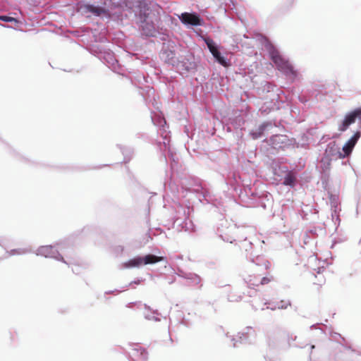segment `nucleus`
<instances>
[{"label": "nucleus", "instance_id": "nucleus-1", "mask_svg": "<svg viewBox=\"0 0 361 361\" xmlns=\"http://www.w3.org/2000/svg\"><path fill=\"white\" fill-rule=\"evenodd\" d=\"M234 183L231 185L233 190L236 192L240 201L239 203L246 207L261 208L264 211L267 212V214L274 216L275 213L271 212L274 205V199L272 195L267 191L257 192L255 187L242 184L241 178L235 174L231 175ZM226 183L228 185V180L226 179Z\"/></svg>", "mask_w": 361, "mask_h": 361}, {"label": "nucleus", "instance_id": "nucleus-2", "mask_svg": "<svg viewBox=\"0 0 361 361\" xmlns=\"http://www.w3.org/2000/svg\"><path fill=\"white\" fill-rule=\"evenodd\" d=\"M179 185L183 192L192 194L202 204H210L216 208L221 214L225 211V205L221 198L219 199L209 189L204 186L200 180L190 174L179 175Z\"/></svg>", "mask_w": 361, "mask_h": 361}, {"label": "nucleus", "instance_id": "nucleus-3", "mask_svg": "<svg viewBox=\"0 0 361 361\" xmlns=\"http://www.w3.org/2000/svg\"><path fill=\"white\" fill-rule=\"evenodd\" d=\"M295 137H290L286 134H274L269 138H264L259 146L261 152L269 157L275 156L280 152L294 149Z\"/></svg>", "mask_w": 361, "mask_h": 361}, {"label": "nucleus", "instance_id": "nucleus-4", "mask_svg": "<svg viewBox=\"0 0 361 361\" xmlns=\"http://www.w3.org/2000/svg\"><path fill=\"white\" fill-rule=\"evenodd\" d=\"M171 213L166 215L165 219L167 224H164L169 228H174L176 226L178 231H188L192 228L193 223L185 216V207L180 204L178 201L173 200V206L170 207Z\"/></svg>", "mask_w": 361, "mask_h": 361}, {"label": "nucleus", "instance_id": "nucleus-5", "mask_svg": "<svg viewBox=\"0 0 361 361\" xmlns=\"http://www.w3.org/2000/svg\"><path fill=\"white\" fill-rule=\"evenodd\" d=\"M272 173L276 180L279 181L280 184L292 189H295L298 186V178H304L305 181L307 183L310 181V178L304 177L305 173H302L300 175L295 171H293V169H289L287 166L283 164H276L272 168Z\"/></svg>", "mask_w": 361, "mask_h": 361}, {"label": "nucleus", "instance_id": "nucleus-6", "mask_svg": "<svg viewBox=\"0 0 361 361\" xmlns=\"http://www.w3.org/2000/svg\"><path fill=\"white\" fill-rule=\"evenodd\" d=\"M214 212L219 215V222L215 228L216 235L226 243H233L237 241L239 227L225 219L226 210L221 214L216 208H214Z\"/></svg>", "mask_w": 361, "mask_h": 361}, {"label": "nucleus", "instance_id": "nucleus-7", "mask_svg": "<svg viewBox=\"0 0 361 361\" xmlns=\"http://www.w3.org/2000/svg\"><path fill=\"white\" fill-rule=\"evenodd\" d=\"M185 94H179V92H169L171 94L170 102L173 110V117L178 121L180 126L186 123L188 121V112L185 106L186 97L190 92H185ZM192 97L196 96L197 92H191Z\"/></svg>", "mask_w": 361, "mask_h": 361}, {"label": "nucleus", "instance_id": "nucleus-8", "mask_svg": "<svg viewBox=\"0 0 361 361\" xmlns=\"http://www.w3.org/2000/svg\"><path fill=\"white\" fill-rule=\"evenodd\" d=\"M36 255L45 258H51L61 262L69 266V263L64 259L63 255H66V247L63 243H56L55 245H40L35 252Z\"/></svg>", "mask_w": 361, "mask_h": 361}, {"label": "nucleus", "instance_id": "nucleus-9", "mask_svg": "<svg viewBox=\"0 0 361 361\" xmlns=\"http://www.w3.org/2000/svg\"><path fill=\"white\" fill-rule=\"evenodd\" d=\"M271 59L276 65L277 69L291 79L298 77V73L288 60L283 57L279 51L274 49L270 52Z\"/></svg>", "mask_w": 361, "mask_h": 361}, {"label": "nucleus", "instance_id": "nucleus-10", "mask_svg": "<svg viewBox=\"0 0 361 361\" xmlns=\"http://www.w3.org/2000/svg\"><path fill=\"white\" fill-rule=\"evenodd\" d=\"M140 26L144 34L147 36L153 35L155 27L154 23L157 20V18L152 11L147 7H141L140 10Z\"/></svg>", "mask_w": 361, "mask_h": 361}, {"label": "nucleus", "instance_id": "nucleus-11", "mask_svg": "<svg viewBox=\"0 0 361 361\" xmlns=\"http://www.w3.org/2000/svg\"><path fill=\"white\" fill-rule=\"evenodd\" d=\"M224 97L230 105L238 106L242 104V108L247 106L248 103L252 102L257 99L252 95L253 92H223Z\"/></svg>", "mask_w": 361, "mask_h": 361}, {"label": "nucleus", "instance_id": "nucleus-12", "mask_svg": "<svg viewBox=\"0 0 361 361\" xmlns=\"http://www.w3.org/2000/svg\"><path fill=\"white\" fill-rule=\"evenodd\" d=\"M360 106L348 111L344 115L343 118L339 122L338 130L341 133L345 132L351 125L354 124L361 116Z\"/></svg>", "mask_w": 361, "mask_h": 361}, {"label": "nucleus", "instance_id": "nucleus-13", "mask_svg": "<svg viewBox=\"0 0 361 361\" xmlns=\"http://www.w3.org/2000/svg\"><path fill=\"white\" fill-rule=\"evenodd\" d=\"M283 102L279 103L278 99H266L260 102L257 100V105H259L257 111L259 116H266L272 111L280 109L282 107Z\"/></svg>", "mask_w": 361, "mask_h": 361}, {"label": "nucleus", "instance_id": "nucleus-14", "mask_svg": "<svg viewBox=\"0 0 361 361\" xmlns=\"http://www.w3.org/2000/svg\"><path fill=\"white\" fill-rule=\"evenodd\" d=\"M78 11L80 12L82 14L92 13L96 16H106L111 17L114 13L111 11L109 9H106L104 7L96 6L90 4H79L78 5Z\"/></svg>", "mask_w": 361, "mask_h": 361}, {"label": "nucleus", "instance_id": "nucleus-15", "mask_svg": "<svg viewBox=\"0 0 361 361\" xmlns=\"http://www.w3.org/2000/svg\"><path fill=\"white\" fill-rule=\"evenodd\" d=\"M268 346L270 350H279L281 349H288L291 346L289 335L273 338H269L268 340Z\"/></svg>", "mask_w": 361, "mask_h": 361}, {"label": "nucleus", "instance_id": "nucleus-16", "mask_svg": "<svg viewBox=\"0 0 361 361\" xmlns=\"http://www.w3.org/2000/svg\"><path fill=\"white\" fill-rule=\"evenodd\" d=\"M327 194L330 202L332 219H334V218H336L338 220V214L341 211L338 198L339 191L338 190L334 188L332 190L327 191Z\"/></svg>", "mask_w": 361, "mask_h": 361}, {"label": "nucleus", "instance_id": "nucleus-17", "mask_svg": "<svg viewBox=\"0 0 361 361\" xmlns=\"http://www.w3.org/2000/svg\"><path fill=\"white\" fill-rule=\"evenodd\" d=\"M156 92H152V95L151 96L150 92H139L140 95L149 109H151V107H153L155 110L161 111V103L156 99V97L159 98V95L156 94Z\"/></svg>", "mask_w": 361, "mask_h": 361}, {"label": "nucleus", "instance_id": "nucleus-18", "mask_svg": "<svg viewBox=\"0 0 361 361\" xmlns=\"http://www.w3.org/2000/svg\"><path fill=\"white\" fill-rule=\"evenodd\" d=\"M175 274L193 285H200V288L202 286V278L196 273L185 272L180 270L178 272L176 271Z\"/></svg>", "mask_w": 361, "mask_h": 361}, {"label": "nucleus", "instance_id": "nucleus-19", "mask_svg": "<svg viewBox=\"0 0 361 361\" xmlns=\"http://www.w3.org/2000/svg\"><path fill=\"white\" fill-rule=\"evenodd\" d=\"M180 21L185 25H201L202 20L195 13H183L179 17Z\"/></svg>", "mask_w": 361, "mask_h": 361}, {"label": "nucleus", "instance_id": "nucleus-20", "mask_svg": "<svg viewBox=\"0 0 361 361\" xmlns=\"http://www.w3.org/2000/svg\"><path fill=\"white\" fill-rule=\"evenodd\" d=\"M323 154L329 157L337 156L341 159L345 158V154L342 152V150H341L335 141H331L326 145Z\"/></svg>", "mask_w": 361, "mask_h": 361}, {"label": "nucleus", "instance_id": "nucleus-21", "mask_svg": "<svg viewBox=\"0 0 361 361\" xmlns=\"http://www.w3.org/2000/svg\"><path fill=\"white\" fill-rule=\"evenodd\" d=\"M144 266L142 255H137L121 264L122 269H140Z\"/></svg>", "mask_w": 361, "mask_h": 361}, {"label": "nucleus", "instance_id": "nucleus-22", "mask_svg": "<svg viewBox=\"0 0 361 361\" xmlns=\"http://www.w3.org/2000/svg\"><path fill=\"white\" fill-rule=\"evenodd\" d=\"M164 188L168 187L170 192L176 195L179 192L180 186L179 185V175L176 180H173L171 176H169L167 171H166V177L164 182Z\"/></svg>", "mask_w": 361, "mask_h": 361}, {"label": "nucleus", "instance_id": "nucleus-23", "mask_svg": "<svg viewBox=\"0 0 361 361\" xmlns=\"http://www.w3.org/2000/svg\"><path fill=\"white\" fill-rule=\"evenodd\" d=\"M206 44L207 45L208 49L210 52L212 54L214 57L216 59V61L222 66L226 67L228 66V63L224 57L221 55V53L219 51L217 47L215 46L214 42L212 39H207Z\"/></svg>", "mask_w": 361, "mask_h": 361}, {"label": "nucleus", "instance_id": "nucleus-24", "mask_svg": "<svg viewBox=\"0 0 361 361\" xmlns=\"http://www.w3.org/2000/svg\"><path fill=\"white\" fill-rule=\"evenodd\" d=\"M142 261L145 265H153L160 262H166V257L164 256L157 255L153 253H147L142 255Z\"/></svg>", "mask_w": 361, "mask_h": 361}, {"label": "nucleus", "instance_id": "nucleus-25", "mask_svg": "<svg viewBox=\"0 0 361 361\" xmlns=\"http://www.w3.org/2000/svg\"><path fill=\"white\" fill-rule=\"evenodd\" d=\"M358 140L359 138L356 136V134H353L344 143L342 147V152L345 154V158L353 152Z\"/></svg>", "mask_w": 361, "mask_h": 361}, {"label": "nucleus", "instance_id": "nucleus-26", "mask_svg": "<svg viewBox=\"0 0 361 361\" xmlns=\"http://www.w3.org/2000/svg\"><path fill=\"white\" fill-rule=\"evenodd\" d=\"M163 143H164L165 149L168 150V154H169L168 157H167V155L166 154L165 152H162V154L164 155L166 164H168L169 162L171 161L173 164H176L178 159L176 157V154H173L172 149H171L169 140H166L164 137Z\"/></svg>", "mask_w": 361, "mask_h": 361}, {"label": "nucleus", "instance_id": "nucleus-27", "mask_svg": "<svg viewBox=\"0 0 361 361\" xmlns=\"http://www.w3.org/2000/svg\"><path fill=\"white\" fill-rule=\"evenodd\" d=\"M247 259H250L252 263H254L255 265L258 267H264V269L265 270H267L270 268L271 264L270 262L267 260L264 256L259 255H253L252 252L250 253V255L249 256V258Z\"/></svg>", "mask_w": 361, "mask_h": 361}, {"label": "nucleus", "instance_id": "nucleus-28", "mask_svg": "<svg viewBox=\"0 0 361 361\" xmlns=\"http://www.w3.org/2000/svg\"><path fill=\"white\" fill-rule=\"evenodd\" d=\"M116 147L121 150L123 156V162L125 164L129 163L134 155V148L130 146H124L121 144H117Z\"/></svg>", "mask_w": 361, "mask_h": 361}, {"label": "nucleus", "instance_id": "nucleus-29", "mask_svg": "<svg viewBox=\"0 0 361 361\" xmlns=\"http://www.w3.org/2000/svg\"><path fill=\"white\" fill-rule=\"evenodd\" d=\"M145 310L147 312L144 313V317L147 320H153L154 322L161 321V314L158 310H154L147 304H144Z\"/></svg>", "mask_w": 361, "mask_h": 361}, {"label": "nucleus", "instance_id": "nucleus-30", "mask_svg": "<svg viewBox=\"0 0 361 361\" xmlns=\"http://www.w3.org/2000/svg\"><path fill=\"white\" fill-rule=\"evenodd\" d=\"M236 245L238 246L240 250H244L246 252V258L248 259L249 256L250 255V253L252 252V250L254 247V244L250 240H247V238H245L243 240H238L236 241Z\"/></svg>", "mask_w": 361, "mask_h": 361}, {"label": "nucleus", "instance_id": "nucleus-31", "mask_svg": "<svg viewBox=\"0 0 361 361\" xmlns=\"http://www.w3.org/2000/svg\"><path fill=\"white\" fill-rule=\"evenodd\" d=\"M259 127L261 128L262 132L264 135V136L267 137L269 133L274 128L278 127V121L276 119H271V120H267L263 122H262L260 124L258 125Z\"/></svg>", "mask_w": 361, "mask_h": 361}, {"label": "nucleus", "instance_id": "nucleus-32", "mask_svg": "<svg viewBox=\"0 0 361 361\" xmlns=\"http://www.w3.org/2000/svg\"><path fill=\"white\" fill-rule=\"evenodd\" d=\"M331 171L322 170L320 171V180L323 189L325 191L334 190L330 184L331 180Z\"/></svg>", "mask_w": 361, "mask_h": 361}, {"label": "nucleus", "instance_id": "nucleus-33", "mask_svg": "<svg viewBox=\"0 0 361 361\" xmlns=\"http://www.w3.org/2000/svg\"><path fill=\"white\" fill-rule=\"evenodd\" d=\"M312 140H313V137L311 135L306 133L300 134L298 140L295 138L294 149L300 147L306 148V147L310 144Z\"/></svg>", "mask_w": 361, "mask_h": 361}, {"label": "nucleus", "instance_id": "nucleus-34", "mask_svg": "<svg viewBox=\"0 0 361 361\" xmlns=\"http://www.w3.org/2000/svg\"><path fill=\"white\" fill-rule=\"evenodd\" d=\"M173 199H171V200H166V198L164 197V206L161 209V220L165 223L164 224H167L166 219H165L166 215H170L171 213V207L173 206Z\"/></svg>", "mask_w": 361, "mask_h": 361}, {"label": "nucleus", "instance_id": "nucleus-35", "mask_svg": "<svg viewBox=\"0 0 361 361\" xmlns=\"http://www.w3.org/2000/svg\"><path fill=\"white\" fill-rule=\"evenodd\" d=\"M124 246L126 247L127 255H129L131 251L141 247V242L135 239H130L126 242Z\"/></svg>", "mask_w": 361, "mask_h": 361}, {"label": "nucleus", "instance_id": "nucleus-36", "mask_svg": "<svg viewBox=\"0 0 361 361\" xmlns=\"http://www.w3.org/2000/svg\"><path fill=\"white\" fill-rule=\"evenodd\" d=\"M332 161L333 159L331 157L323 154L320 160L322 164V170L331 171Z\"/></svg>", "mask_w": 361, "mask_h": 361}, {"label": "nucleus", "instance_id": "nucleus-37", "mask_svg": "<svg viewBox=\"0 0 361 361\" xmlns=\"http://www.w3.org/2000/svg\"><path fill=\"white\" fill-rule=\"evenodd\" d=\"M180 126L181 127L180 130L182 133L185 134L189 139L192 140L194 135L193 127L192 125L189 124V121L186 123H182Z\"/></svg>", "mask_w": 361, "mask_h": 361}, {"label": "nucleus", "instance_id": "nucleus-38", "mask_svg": "<svg viewBox=\"0 0 361 361\" xmlns=\"http://www.w3.org/2000/svg\"><path fill=\"white\" fill-rule=\"evenodd\" d=\"M249 136L252 140H259L263 137L266 138L259 126H256L255 128L249 131Z\"/></svg>", "mask_w": 361, "mask_h": 361}, {"label": "nucleus", "instance_id": "nucleus-39", "mask_svg": "<svg viewBox=\"0 0 361 361\" xmlns=\"http://www.w3.org/2000/svg\"><path fill=\"white\" fill-rule=\"evenodd\" d=\"M306 162L307 161L305 158L299 157L296 161L293 162V165L294 166V167L292 168V169H293V171H296V172L298 173V171H302L305 167Z\"/></svg>", "mask_w": 361, "mask_h": 361}, {"label": "nucleus", "instance_id": "nucleus-40", "mask_svg": "<svg viewBox=\"0 0 361 361\" xmlns=\"http://www.w3.org/2000/svg\"><path fill=\"white\" fill-rule=\"evenodd\" d=\"M30 252L31 251L27 248H13L10 250H6V254H8V256H14L24 255Z\"/></svg>", "mask_w": 361, "mask_h": 361}, {"label": "nucleus", "instance_id": "nucleus-41", "mask_svg": "<svg viewBox=\"0 0 361 361\" xmlns=\"http://www.w3.org/2000/svg\"><path fill=\"white\" fill-rule=\"evenodd\" d=\"M241 343L243 344H252V341L251 339L252 334L248 331L240 332Z\"/></svg>", "mask_w": 361, "mask_h": 361}, {"label": "nucleus", "instance_id": "nucleus-42", "mask_svg": "<svg viewBox=\"0 0 361 361\" xmlns=\"http://www.w3.org/2000/svg\"><path fill=\"white\" fill-rule=\"evenodd\" d=\"M114 252L116 257H121L126 252V247L121 245H116L114 247Z\"/></svg>", "mask_w": 361, "mask_h": 361}, {"label": "nucleus", "instance_id": "nucleus-43", "mask_svg": "<svg viewBox=\"0 0 361 361\" xmlns=\"http://www.w3.org/2000/svg\"><path fill=\"white\" fill-rule=\"evenodd\" d=\"M277 307L279 310H286L288 308V307H291L292 305V302L290 300H281L280 301L277 302Z\"/></svg>", "mask_w": 361, "mask_h": 361}, {"label": "nucleus", "instance_id": "nucleus-44", "mask_svg": "<svg viewBox=\"0 0 361 361\" xmlns=\"http://www.w3.org/2000/svg\"><path fill=\"white\" fill-rule=\"evenodd\" d=\"M138 356L143 360L147 361L148 360V351L144 348H139L136 349Z\"/></svg>", "mask_w": 361, "mask_h": 361}, {"label": "nucleus", "instance_id": "nucleus-45", "mask_svg": "<svg viewBox=\"0 0 361 361\" xmlns=\"http://www.w3.org/2000/svg\"><path fill=\"white\" fill-rule=\"evenodd\" d=\"M264 305H267L266 309H267V310H270L274 311V310L278 309V307H277V306H278L277 302H273V301L267 300L264 302Z\"/></svg>", "mask_w": 361, "mask_h": 361}, {"label": "nucleus", "instance_id": "nucleus-46", "mask_svg": "<svg viewBox=\"0 0 361 361\" xmlns=\"http://www.w3.org/2000/svg\"><path fill=\"white\" fill-rule=\"evenodd\" d=\"M145 281V279H143L142 277H138V278H136L135 279H134L133 281H130L128 285H126L125 286V288H127V287H133V286L135 284V285H138V284H140L142 281Z\"/></svg>", "mask_w": 361, "mask_h": 361}, {"label": "nucleus", "instance_id": "nucleus-47", "mask_svg": "<svg viewBox=\"0 0 361 361\" xmlns=\"http://www.w3.org/2000/svg\"><path fill=\"white\" fill-rule=\"evenodd\" d=\"M225 336L227 338H229L231 341L233 342V347L234 348H236L238 347V345H237V343H238V340H237L236 336H230L228 332L226 333Z\"/></svg>", "mask_w": 361, "mask_h": 361}, {"label": "nucleus", "instance_id": "nucleus-48", "mask_svg": "<svg viewBox=\"0 0 361 361\" xmlns=\"http://www.w3.org/2000/svg\"><path fill=\"white\" fill-rule=\"evenodd\" d=\"M272 277H268V276H263V277H261L260 279H259V285H265V284H267L269 283L271 280Z\"/></svg>", "mask_w": 361, "mask_h": 361}, {"label": "nucleus", "instance_id": "nucleus-49", "mask_svg": "<svg viewBox=\"0 0 361 361\" xmlns=\"http://www.w3.org/2000/svg\"><path fill=\"white\" fill-rule=\"evenodd\" d=\"M0 20L4 22H16V19L6 16H0Z\"/></svg>", "mask_w": 361, "mask_h": 361}, {"label": "nucleus", "instance_id": "nucleus-50", "mask_svg": "<svg viewBox=\"0 0 361 361\" xmlns=\"http://www.w3.org/2000/svg\"><path fill=\"white\" fill-rule=\"evenodd\" d=\"M331 140V137L329 135H323L322 136V137L320 138L319 141V143L320 144H322V143H326L329 140Z\"/></svg>", "mask_w": 361, "mask_h": 361}, {"label": "nucleus", "instance_id": "nucleus-51", "mask_svg": "<svg viewBox=\"0 0 361 361\" xmlns=\"http://www.w3.org/2000/svg\"><path fill=\"white\" fill-rule=\"evenodd\" d=\"M11 151L13 152V153L16 156V157H19V158L20 159H22L23 161H25V163H30V161L27 159V158H25L23 156H21L18 152H16L14 149H11Z\"/></svg>", "mask_w": 361, "mask_h": 361}, {"label": "nucleus", "instance_id": "nucleus-52", "mask_svg": "<svg viewBox=\"0 0 361 361\" xmlns=\"http://www.w3.org/2000/svg\"><path fill=\"white\" fill-rule=\"evenodd\" d=\"M244 283L247 284V287L250 288H253L255 286H257L259 285V283H255L252 281V280H250L249 282H247L245 279H244Z\"/></svg>", "mask_w": 361, "mask_h": 361}, {"label": "nucleus", "instance_id": "nucleus-53", "mask_svg": "<svg viewBox=\"0 0 361 361\" xmlns=\"http://www.w3.org/2000/svg\"><path fill=\"white\" fill-rule=\"evenodd\" d=\"M353 134H356V136L360 139L361 137V123H357V129L353 132Z\"/></svg>", "mask_w": 361, "mask_h": 361}, {"label": "nucleus", "instance_id": "nucleus-54", "mask_svg": "<svg viewBox=\"0 0 361 361\" xmlns=\"http://www.w3.org/2000/svg\"><path fill=\"white\" fill-rule=\"evenodd\" d=\"M116 292H119V290L117 289V288H115L114 290H106L104 292V297L106 300H109V298H107L106 295H108V294H110V293H116Z\"/></svg>", "mask_w": 361, "mask_h": 361}, {"label": "nucleus", "instance_id": "nucleus-55", "mask_svg": "<svg viewBox=\"0 0 361 361\" xmlns=\"http://www.w3.org/2000/svg\"><path fill=\"white\" fill-rule=\"evenodd\" d=\"M147 135L144 133H137L135 134V137L137 139H145Z\"/></svg>", "mask_w": 361, "mask_h": 361}, {"label": "nucleus", "instance_id": "nucleus-56", "mask_svg": "<svg viewBox=\"0 0 361 361\" xmlns=\"http://www.w3.org/2000/svg\"><path fill=\"white\" fill-rule=\"evenodd\" d=\"M248 331L249 333L252 334V336H255V331L252 329V327L250 326H246L245 328V331Z\"/></svg>", "mask_w": 361, "mask_h": 361}, {"label": "nucleus", "instance_id": "nucleus-57", "mask_svg": "<svg viewBox=\"0 0 361 361\" xmlns=\"http://www.w3.org/2000/svg\"><path fill=\"white\" fill-rule=\"evenodd\" d=\"M72 271L75 274H79L80 272V267L76 266L75 267H72Z\"/></svg>", "mask_w": 361, "mask_h": 361}, {"label": "nucleus", "instance_id": "nucleus-58", "mask_svg": "<svg viewBox=\"0 0 361 361\" xmlns=\"http://www.w3.org/2000/svg\"><path fill=\"white\" fill-rule=\"evenodd\" d=\"M298 99L300 101V102L305 104L307 102L308 99L306 98H304L302 96L300 95V94H298Z\"/></svg>", "mask_w": 361, "mask_h": 361}, {"label": "nucleus", "instance_id": "nucleus-59", "mask_svg": "<svg viewBox=\"0 0 361 361\" xmlns=\"http://www.w3.org/2000/svg\"><path fill=\"white\" fill-rule=\"evenodd\" d=\"M242 298H243V297H242V296H240H240H238L236 299H235V298L228 297V300L229 302L239 301V300H242Z\"/></svg>", "mask_w": 361, "mask_h": 361}, {"label": "nucleus", "instance_id": "nucleus-60", "mask_svg": "<svg viewBox=\"0 0 361 361\" xmlns=\"http://www.w3.org/2000/svg\"><path fill=\"white\" fill-rule=\"evenodd\" d=\"M337 343L341 345V343L339 341H338ZM342 346L347 350H351L353 352L355 351L351 346H349L347 344H342Z\"/></svg>", "mask_w": 361, "mask_h": 361}, {"label": "nucleus", "instance_id": "nucleus-61", "mask_svg": "<svg viewBox=\"0 0 361 361\" xmlns=\"http://www.w3.org/2000/svg\"><path fill=\"white\" fill-rule=\"evenodd\" d=\"M334 335L333 336L334 338H336V337H338V338H341L343 341H344V337L341 334L334 332Z\"/></svg>", "mask_w": 361, "mask_h": 361}, {"label": "nucleus", "instance_id": "nucleus-62", "mask_svg": "<svg viewBox=\"0 0 361 361\" xmlns=\"http://www.w3.org/2000/svg\"><path fill=\"white\" fill-rule=\"evenodd\" d=\"M133 304H138V305H141V302H129L126 305V307H128V308H130V306L133 305Z\"/></svg>", "mask_w": 361, "mask_h": 361}, {"label": "nucleus", "instance_id": "nucleus-63", "mask_svg": "<svg viewBox=\"0 0 361 361\" xmlns=\"http://www.w3.org/2000/svg\"><path fill=\"white\" fill-rule=\"evenodd\" d=\"M237 340H238V343H241V336H240V332H238V334L235 336Z\"/></svg>", "mask_w": 361, "mask_h": 361}, {"label": "nucleus", "instance_id": "nucleus-64", "mask_svg": "<svg viewBox=\"0 0 361 361\" xmlns=\"http://www.w3.org/2000/svg\"><path fill=\"white\" fill-rule=\"evenodd\" d=\"M108 165L109 164H104V165L97 166H94V167H93L92 169H102V167L108 166Z\"/></svg>", "mask_w": 361, "mask_h": 361}]
</instances>
